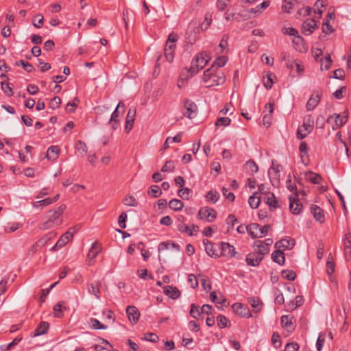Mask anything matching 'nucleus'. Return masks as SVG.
I'll return each instance as SVG.
<instances>
[{"label": "nucleus", "instance_id": "nucleus-1", "mask_svg": "<svg viewBox=\"0 0 351 351\" xmlns=\"http://www.w3.org/2000/svg\"><path fill=\"white\" fill-rule=\"evenodd\" d=\"M66 208L65 204H62L57 209L49 210L47 214V219L42 223L41 229L47 230L60 225L62 220L60 219V217L65 210Z\"/></svg>", "mask_w": 351, "mask_h": 351}, {"label": "nucleus", "instance_id": "nucleus-2", "mask_svg": "<svg viewBox=\"0 0 351 351\" xmlns=\"http://www.w3.org/2000/svg\"><path fill=\"white\" fill-rule=\"evenodd\" d=\"M210 60V58L206 51L197 53L195 59L191 62V66L189 69L191 76L197 73L200 70L204 69Z\"/></svg>", "mask_w": 351, "mask_h": 351}, {"label": "nucleus", "instance_id": "nucleus-3", "mask_svg": "<svg viewBox=\"0 0 351 351\" xmlns=\"http://www.w3.org/2000/svg\"><path fill=\"white\" fill-rule=\"evenodd\" d=\"M177 40V35L175 33L171 32L169 34L168 38L166 41L164 53L166 60L169 62H171L174 59L175 51L176 47V43Z\"/></svg>", "mask_w": 351, "mask_h": 351}, {"label": "nucleus", "instance_id": "nucleus-4", "mask_svg": "<svg viewBox=\"0 0 351 351\" xmlns=\"http://www.w3.org/2000/svg\"><path fill=\"white\" fill-rule=\"evenodd\" d=\"M125 111V105L122 101H119L117 108L112 113L108 124L112 130H115L119 125L120 117L123 114Z\"/></svg>", "mask_w": 351, "mask_h": 351}, {"label": "nucleus", "instance_id": "nucleus-5", "mask_svg": "<svg viewBox=\"0 0 351 351\" xmlns=\"http://www.w3.org/2000/svg\"><path fill=\"white\" fill-rule=\"evenodd\" d=\"M269 229V224L261 227L259 224L253 223L248 225V234L252 239L261 238L267 234Z\"/></svg>", "mask_w": 351, "mask_h": 351}, {"label": "nucleus", "instance_id": "nucleus-6", "mask_svg": "<svg viewBox=\"0 0 351 351\" xmlns=\"http://www.w3.org/2000/svg\"><path fill=\"white\" fill-rule=\"evenodd\" d=\"M217 211L209 207L201 208L198 213V217L201 219H205L208 222L213 221L217 217Z\"/></svg>", "mask_w": 351, "mask_h": 351}, {"label": "nucleus", "instance_id": "nucleus-7", "mask_svg": "<svg viewBox=\"0 0 351 351\" xmlns=\"http://www.w3.org/2000/svg\"><path fill=\"white\" fill-rule=\"evenodd\" d=\"M318 21L315 19H308L304 21L302 25V33L306 36L311 35L318 27Z\"/></svg>", "mask_w": 351, "mask_h": 351}, {"label": "nucleus", "instance_id": "nucleus-8", "mask_svg": "<svg viewBox=\"0 0 351 351\" xmlns=\"http://www.w3.org/2000/svg\"><path fill=\"white\" fill-rule=\"evenodd\" d=\"M321 96V90H317L313 93V95H311L306 105V108L308 111H311L317 107L320 101Z\"/></svg>", "mask_w": 351, "mask_h": 351}, {"label": "nucleus", "instance_id": "nucleus-9", "mask_svg": "<svg viewBox=\"0 0 351 351\" xmlns=\"http://www.w3.org/2000/svg\"><path fill=\"white\" fill-rule=\"evenodd\" d=\"M233 311L242 317H250L252 316L249 308L246 305H243L241 303H234L232 306Z\"/></svg>", "mask_w": 351, "mask_h": 351}, {"label": "nucleus", "instance_id": "nucleus-10", "mask_svg": "<svg viewBox=\"0 0 351 351\" xmlns=\"http://www.w3.org/2000/svg\"><path fill=\"white\" fill-rule=\"evenodd\" d=\"M295 240L290 237H285L275 243L276 249L283 248L284 250H291L295 246Z\"/></svg>", "mask_w": 351, "mask_h": 351}, {"label": "nucleus", "instance_id": "nucleus-11", "mask_svg": "<svg viewBox=\"0 0 351 351\" xmlns=\"http://www.w3.org/2000/svg\"><path fill=\"white\" fill-rule=\"evenodd\" d=\"M184 108L186 110V112L184 113V115L186 117L189 119H193L196 117L197 112V106L195 102L188 99H186L184 102Z\"/></svg>", "mask_w": 351, "mask_h": 351}, {"label": "nucleus", "instance_id": "nucleus-12", "mask_svg": "<svg viewBox=\"0 0 351 351\" xmlns=\"http://www.w3.org/2000/svg\"><path fill=\"white\" fill-rule=\"evenodd\" d=\"M220 256L228 257H237V252L234 247L228 243H221V251L219 252Z\"/></svg>", "mask_w": 351, "mask_h": 351}, {"label": "nucleus", "instance_id": "nucleus-13", "mask_svg": "<svg viewBox=\"0 0 351 351\" xmlns=\"http://www.w3.org/2000/svg\"><path fill=\"white\" fill-rule=\"evenodd\" d=\"M101 245L97 242L92 244L90 249L89 250L87 257H88V265H91L94 263V258L101 252Z\"/></svg>", "mask_w": 351, "mask_h": 351}, {"label": "nucleus", "instance_id": "nucleus-14", "mask_svg": "<svg viewBox=\"0 0 351 351\" xmlns=\"http://www.w3.org/2000/svg\"><path fill=\"white\" fill-rule=\"evenodd\" d=\"M289 199L290 211L294 215L300 214L302 211L303 206L300 202L299 199L292 196H290Z\"/></svg>", "mask_w": 351, "mask_h": 351}, {"label": "nucleus", "instance_id": "nucleus-15", "mask_svg": "<svg viewBox=\"0 0 351 351\" xmlns=\"http://www.w3.org/2000/svg\"><path fill=\"white\" fill-rule=\"evenodd\" d=\"M126 313L129 321L132 324H136L140 317V313L134 306H128L126 308Z\"/></svg>", "mask_w": 351, "mask_h": 351}, {"label": "nucleus", "instance_id": "nucleus-16", "mask_svg": "<svg viewBox=\"0 0 351 351\" xmlns=\"http://www.w3.org/2000/svg\"><path fill=\"white\" fill-rule=\"evenodd\" d=\"M178 230L182 233H186L189 236H193L194 232H197L198 231V226L194 224L191 226H187L184 223H180L177 226Z\"/></svg>", "mask_w": 351, "mask_h": 351}, {"label": "nucleus", "instance_id": "nucleus-17", "mask_svg": "<svg viewBox=\"0 0 351 351\" xmlns=\"http://www.w3.org/2000/svg\"><path fill=\"white\" fill-rule=\"evenodd\" d=\"M136 109L130 108L125 119V130L126 133L130 132L133 128V124L135 120Z\"/></svg>", "mask_w": 351, "mask_h": 351}, {"label": "nucleus", "instance_id": "nucleus-18", "mask_svg": "<svg viewBox=\"0 0 351 351\" xmlns=\"http://www.w3.org/2000/svg\"><path fill=\"white\" fill-rule=\"evenodd\" d=\"M55 237L56 233L53 232L47 233L46 235H45L36 242V243L32 246L33 249L34 250V251H36L38 247L41 248L44 247L45 245H47L48 241H49Z\"/></svg>", "mask_w": 351, "mask_h": 351}, {"label": "nucleus", "instance_id": "nucleus-19", "mask_svg": "<svg viewBox=\"0 0 351 351\" xmlns=\"http://www.w3.org/2000/svg\"><path fill=\"white\" fill-rule=\"evenodd\" d=\"M335 119V124L332 125V130H337L341 128L346 122V117H341L339 114L330 115L327 119V123H330Z\"/></svg>", "mask_w": 351, "mask_h": 351}, {"label": "nucleus", "instance_id": "nucleus-20", "mask_svg": "<svg viewBox=\"0 0 351 351\" xmlns=\"http://www.w3.org/2000/svg\"><path fill=\"white\" fill-rule=\"evenodd\" d=\"M263 258L255 252L248 254L246 256V263L250 266H258Z\"/></svg>", "mask_w": 351, "mask_h": 351}, {"label": "nucleus", "instance_id": "nucleus-21", "mask_svg": "<svg viewBox=\"0 0 351 351\" xmlns=\"http://www.w3.org/2000/svg\"><path fill=\"white\" fill-rule=\"evenodd\" d=\"M225 82V75L223 72L219 70L215 71L214 73L210 83L208 84V86H218L223 84Z\"/></svg>", "mask_w": 351, "mask_h": 351}, {"label": "nucleus", "instance_id": "nucleus-22", "mask_svg": "<svg viewBox=\"0 0 351 351\" xmlns=\"http://www.w3.org/2000/svg\"><path fill=\"white\" fill-rule=\"evenodd\" d=\"M203 244L204 245L205 250L208 256L215 258L220 256L219 252H217L214 248V243H213L208 239H204L203 241Z\"/></svg>", "mask_w": 351, "mask_h": 351}, {"label": "nucleus", "instance_id": "nucleus-23", "mask_svg": "<svg viewBox=\"0 0 351 351\" xmlns=\"http://www.w3.org/2000/svg\"><path fill=\"white\" fill-rule=\"evenodd\" d=\"M311 212L316 221L323 223L325 221V217L323 210L317 205H312Z\"/></svg>", "mask_w": 351, "mask_h": 351}, {"label": "nucleus", "instance_id": "nucleus-24", "mask_svg": "<svg viewBox=\"0 0 351 351\" xmlns=\"http://www.w3.org/2000/svg\"><path fill=\"white\" fill-rule=\"evenodd\" d=\"M254 252L261 255L263 258L269 251V249L266 245H264L263 241L260 240H257L254 243Z\"/></svg>", "mask_w": 351, "mask_h": 351}, {"label": "nucleus", "instance_id": "nucleus-25", "mask_svg": "<svg viewBox=\"0 0 351 351\" xmlns=\"http://www.w3.org/2000/svg\"><path fill=\"white\" fill-rule=\"evenodd\" d=\"M163 293L171 299H178L180 296V291L177 287L165 286L163 288Z\"/></svg>", "mask_w": 351, "mask_h": 351}, {"label": "nucleus", "instance_id": "nucleus-26", "mask_svg": "<svg viewBox=\"0 0 351 351\" xmlns=\"http://www.w3.org/2000/svg\"><path fill=\"white\" fill-rule=\"evenodd\" d=\"M266 109H269V114H266L264 115L263 118V123L267 128L269 127L272 123V116L271 114L274 112V108L273 104H268L265 106Z\"/></svg>", "mask_w": 351, "mask_h": 351}, {"label": "nucleus", "instance_id": "nucleus-27", "mask_svg": "<svg viewBox=\"0 0 351 351\" xmlns=\"http://www.w3.org/2000/svg\"><path fill=\"white\" fill-rule=\"evenodd\" d=\"M271 259L278 265H283L285 261V254L282 250L277 249L271 254Z\"/></svg>", "mask_w": 351, "mask_h": 351}, {"label": "nucleus", "instance_id": "nucleus-28", "mask_svg": "<svg viewBox=\"0 0 351 351\" xmlns=\"http://www.w3.org/2000/svg\"><path fill=\"white\" fill-rule=\"evenodd\" d=\"M266 198V204L269 206L271 210L279 208L278 202L273 193H268Z\"/></svg>", "mask_w": 351, "mask_h": 351}, {"label": "nucleus", "instance_id": "nucleus-29", "mask_svg": "<svg viewBox=\"0 0 351 351\" xmlns=\"http://www.w3.org/2000/svg\"><path fill=\"white\" fill-rule=\"evenodd\" d=\"M75 228H71L69 230L66 232L58 241V244L59 245H63L64 246L70 239H71L73 237V234L76 232V231L74 230Z\"/></svg>", "mask_w": 351, "mask_h": 351}, {"label": "nucleus", "instance_id": "nucleus-30", "mask_svg": "<svg viewBox=\"0 0 351 351\" xmlns=\"http://www.w3.org/2000/svg\"><path fill=\"white\" fill-rule=\"evenodd\" d=\"M49 324L47 322H41L34 331V336H39L47 332Z\"/></svg>", "mask_w": 351, "mask_h": 351}, {"label": "nucleus", "instance_id": "nucleus-31", "mask_svg": "<svg viewBox=\"0 0 351 351\" xmlns=\"http://www.w3.org/2000/svg\"><path fill=\"white\" fill-rule=\"evenodd\" d=\"M100 285H101V282L99 281H98V282H97L96 285H95L93 284H88L87 286L88 292L90 294L94 295L95 296V298L98 300L100 299V296H99Z\"/></svg>", "mask_w": 351, "mask_h": 351}, {"label": "nucleus", "instance_id": "nucleus-32", "mask_svg": "<svg viewBox=\"0 0 351 351\" xmlns=\"http://www.w3.org/2000/svg\"><path fill=\"white\" fill-rule=\"evenodd\" d=\"M60 152V149L58 146H50L47 151V158L49 160H56L58 158Z\"/></svg>", "mask_w": 351, "mask_h": 351}, {"label": "nucleus", "instance_id": "nucleus-33", "mask_svg": "<svg viewBox=\"0 0 351 351\" xmlns=\"http://www.w3.org/2000/svg\"><path fill=\"white\" fill-rule=\"evenodd\" d=\"M215 65H212L209 69H206L203 74L202 80L205 83H208V84L210 83L213 75L215 72Z\"/></svg>", "mask_w": 351, "mask_h": 351}, {"label": "nucleus", "instance_id": "nucleus-34", "mask_svg": "<svg viewBox=\"0 0 351 351\" xmlns=\"http://www.w3.org/2000/svg\"><path fill=\"white\" fill-rule=\"evenodd\" d=\"M258 195V193L255 192L252 195H251L249 197V199H248L249 205L253 209L257 208L260 204L261 199Z\"/></svg>", "mask_w": 351, "mask_h": 351}, {"label": "nucleus", "instance_id": "nucleus-35", "mask_svg": "<svg viewBox=\"0 0 351 351\" xmlns=\"http://www.w3.org/2000/svg\"><path fill=\"white\" fill-rule=\"evenodd\" d=\"M248 302L250 304L251 306L255 310L256 312H258L261 311L263 303L261 302L260 298L256 297H251L248 299Z\"/></svg>", "mask_w": 351, "mask_h": 351}, {"label": "nucleus", "instance_id": "nucleus-36", "mask_svg": "<svg viewBox=\"0 0 351 351\" xmlns=\"http://www.w3.org/2000/svg\"><path fill=\"white\" fill-rule=\"evenodd\" d=\"M313 120L312 119L311 116H308L304 119V122L302 124V128L307 133H311L313 128Z\"/></svg>", "mask_w": 351, "mask_h": 351}, {"label": "nucleus", "instance_id": "nucleus-37", "mask_svg": "<svg viewBox=\"0 0 351 351\" xmlns=\"http://www.w3.org/2000/svg\"><path fill=\"white\" fill-rule=\"evenodd\" d=\"M283 33L285 34L294 36L295 39L300 41L302 43L304 42L303 38L299 35L298 31L293 27H285L283 29Z\"/></svg>", "mask_w": 351, "mask_h": 351}, {"label": "nucleus", "instance_id": "nucleus-38", "mask_svg": "<svg viewBox=\"0 0 351 351\" xmlns=\"http://www.w3.org/2000/svg\"><path fill=\"white\" fill-rule=\"evenodd\" d=\"M169 206L173 210L178 211L182 209L184 204L178 199H173L169 202Z\"/></svg>", "mask_w": 351, "mask_h": 351}, {"label": "nucleus", "instance_id": "nucleus-39", "mask_svg": "<svg viewBox=\"0 0 351 351\" xmlns=\"http://www.w3.org/2000/svg\"><path fill=\"white\" fill-rule=\"evenodd\" d=\"M75 149L82 156H84L88 152V148L86 143L80 140L77 141L75 145Z\"/></svg>", "mask_w": 351, "mask_h": 351}, {"label": "nucleus", "instance_id": "nucleus-40", "mask_svg": "<svg viewBox=\"0 0 351 351\" xmlns=\"http://www.w3.org/2000/svg\"><path fill=\"white\" fill-rule=\"evenodd\" d=\"M217 325L221 328H224L230 325V321L223 315L217 317Z\"/></svg>", "mask_w": 351, "mask_h": 351}, {"label": "nucleus", "instance_id": "nucleus-41", "mask_svg": "<svg viewBox=\"0 0 351 351\" xmlns=\"http://www.w3.org/2000/svg\"><path fill=\"white\" fill-rule=\"evenodd\" d=\"M326 5L324 3V1L322 0H317L315 3H314V13H317L319 16L318 19H319L323 13V10L321 9V8L326 7Z\"/></svg>", "mask_w": 351, "mask_h": 351}, {"label": "nucleus", "instance_id": "nucleus-42", "mask_svg": "<svg viewBox=\"0 0 351 351\" xmlns=\"http://www.w3.org/2000/svg\"><path fill=\"white\" fill-rule=\"evenodd\" d=\"M219 193L217 191H208L206 195V200L209 202H211L213 204H215L217 202V201L219 199Z\"/></svg>", "mask_w": 351, "mask_h": 351}, {"label": "nucleus", "instance_id": "nucleus-43", "mask_svg": "<svg viewBox=\"0 0 351 351\" xmlns=\"http://www.w3.org/2000/svg\"><path fill=\"white\" fill-rule=\"evenodd\" d=\"M306 179L313 184H319L322 180V177L317 173L309 172L306 174Z\"/></svg>", "mask_w": 351, "mask_h": 351}, {"label": "nucleus", "instance_id": "nucleus-44", "mask_svg": "<svg viewBox=\"0 0 351 351\" xmlns=\"http://www.w3.org/2000/svg\"><path fill=\"white\" fill-rule=\"evenodd\" d=\"M16 66H21L25 71L28 73L32 72L34 70V66L30 63L25 62L23 60H20L15 63Z\"/></svg>", "mask_w": 351, "mask_h": 351}, {"label": "nucleus", "instance_id": "nucleus-45", "mask_svg": "<svg viewBox=\"0 0 351 351\" xmlns=\"http://www.w3.org/2000/svg\"><path fill=\"white\" fill-rule=\"evenodd\" d=\"M53 203V200L51 198H46L42 200L37 201L34 203L33 206L35 208H43Z\"/></svg>", "mask_w": 351, "mask_h": 351}, {"label": "nucleus", "instance_id": "nucleus-46", "mask_svg": "<svg viewBox=\"0 0 351 351\" xmlns=\"http://www.w3.org/2000/svg\"><path fill=\"white\" fill-rule=\"evenodd\" d=\"M162 193L160 188L157 185H152L150 187V190L148 191V194L153 197H158Z\"/></svg>", "mask_w": 351, "mask_h": 351}, {"label": "nucleus", "instance_id": "nucleus-47", "mask_svg": "<svg viewBox=\"0 0 351 351\" xmlns=\"http://www.w3.org/2000/svg\"><path fill=\"white\" fill-rule=\"evenodd\" d=\"M123 204L128 206H137L138 202L134 197L129 195L125 197L123 200Z\"/></svg>", "mask_w": 351, "mask_h": 351}, {"label": "nucleus", "instance_id": "nucleus-48", "mask_svg": "<svg viewBox=\"0 0 351 351\" xmlns=\"http://www.w3.org/2000/svg\"><path fill=\"white\" fill-rule=\"evenodd\" d=\"M326 266H327V273L328 274H331L335 271V263L333 261V258L331 256V254H329L327 262H326Z\"/></svg>", "mask_w": 351, "mask_h": 351}, {"label": "nucleus", "instance_id": "nucleus-49", "mask_svg": "<svg viewBox=\"0 0 351 351\" xmlns=\"http://www.w3.org/2000/svg\"><path fill=\"white\" fill-rule=\"evenodd\" d=\"M228 59L226 56H221L217 58V60L213 63L212 65H215V69L219 70V68L223 66Z\"/></svg>", "mask_w": 351, "mask_h": 351}, {"label": "nucleus", "instance_id": "nucleus-50", "mask_svg": "<svg viewBox=\"0 0 351 351\" xmlns=\"http://www.w3.org/2000/svg\"><path fill=\"white\" fill-rule=\"evenodd\" d=\"M299 150L300 152L301 159H302V162H304V160H303L304 156L308 155V147L307 143L304 141L301 142L300 144V146H299Z\"/></svg>", "mask_w": 351, "mask_h": 351}, {"label": "nucleus", "instance_id": "nucleus-51", "mask_svg": "<svg viewBox=\"0 0 351 351\" xmlns=\"http://www.w3.org/2000/svg\"><path fill=\"white\" fill-rule=\"evenodd\" d=\"M190 315L194 319H198L201 315V311H199V306L192 304L191 305Z\"/></svg>", "mask_w": 351, "mask_h": 351}, {"label": "nucleus", "instance_id": "nucleus-52", "mask_svg": "<svg viewBox=\"0 0 351 351\" xmlns=\"http://www.w3.org/2000/svg\"><path fill=\"white\" fill-rule=\"evenodd\" d=\"M271 342L275 348H278L281 346V340L279 334L274 332L272 335Z\"/></svg>", "mask_w": 351, "mask_h": 351}, {"label": "nucleus", "instance_id": "nucleus-53", "mask_svg": "<svg viewBox=\"0 0 351 351\" xmlns=\"http://www.w3.org/2000/svg\"><path fill=\"white\" fill-rule=\"evenodd\" d=\"M280 319L282 327L289 328L293 325L292 318L289 315H282Z\"/></svg>", "mask_w": 351, "mask_h": 351}, {"label": "nucleus", "instance_id": "nucleus-54", "mask_svg": "<svg viewBox=\"0 0 351 351\" xmlns=\"http://www.w3.org/2000/svg\"><path fill=\"white\" fill-rule=\"evenodd\" d=\"M231 120L228 117L218 118L215 122V125L218 126H228L230 124Z\"/></svg>", "mask_w": 351, "mask_h": 351}, {"label": "nucleus", "instance_id": "nucleus-55", "mask_svg": "<svg viewBox=\"0 0 351 351\" xmlns=\"http://www.w3.org/2000/svg\"><path fill=\"white\" fill-rule=\"evenodd\" d=\"M191 193V190L188 188H180L178 191V195L182 198L183 199H189V193Z\"/></svg>", "mask_w": 351, "mask_h": 351}, {"label": "nucleus", "instance_id": "nucleus-56", "mask_svg": "<svg viewBox=\"0 0 351 351\" xmlns=\"http://www.w3.org/2000/svg\"><path fill=\"white\" fill-rule=\"evenodd\" d=\"M325 342V334L320 333L317 337L316 342V348L317 351H321Z\"/></svg>", "mask_w": 351, "mask_h": 351}, {"label": "nucleus", "instance_id": "nucleus-57", "mask_svg": "<svg viewBox=\"0 0 351 351\" xmlns=\"http://www.w3.org/2000/svg\"><path fill=\"white\" fill-rule=\"evenodd\" d=\"M174 168L175 166L173 162L171 160H168L163 165V167L161 169V171L162 172H172L174 171Z\"/></svg>", "mask_w": 351, "mask_h": 351}, {"label": "nucleus", "instance_id": "nucleus-58", "mask_svg": "<svg viewBox=\"0 0 351 351\" xmlns=\"http://www.w3.org/2000/svg\"><path fill=\"white\" fill-rule=\"evenodd\" d=\"M1 89L4 92V93L8 96H12L13 95V91L12 87L10 86L8 83L5 82H2L1 84Z\"/></svg>", "mask_w": 351, "mask_h": 351}, {"label": "nucleus", "instance_id": "nucleus-59", "mask_svg": "<svg viewBox=\"0 0 351 351\" xmlns=\"http://www.w3.org/2000/svg\"><path fill=\"white\" fill-rule=\"evenodd\" d=\"M245 166L252 173H256L258 171V167L253 160H249L246 162Z\"/></svg>", "mask_w": 351, "mask_h": 351}, {"label": "nucleus", "instance_id": "nucleus-60", "mask_svg": "<svg viewBox=\"0 0 351 351\" xmlns=\"http://www.w3.org/2000/svg\"><path fill=\"white\" fill-rule=\"evenodd\" d=\"M282 276L284 278L287 279L289 280H294L296 274L293 271H289V270H284L282 272Z\"/></svg>", "mask_w": 351, "mask_h": 351}, {"label": "nucleus", "instance_id": "nucleus-61", "mask_svg": "<svg viewBox=\"0 0 351 351\" xmlns=\"http://www.w3.org/2000/svg\"><path fill=\"white\" fill-rule=\"evenodd\" d=\"M322 31L325 34L332 33L334 29L329 24L328 19H325L322 25Z\"/></svg>", "mask_w": 351, "mask_h": 351}, {"label": "nucleus", "instance_id": "nucleus-62", "mask_svg": "<svg viewBox=\"0 0 351 351\" xmlns=\"http://www.w3.org/2000/svg\"><path fill=\"white\" fill-rule=\"evenodd\" d=\"M61 99L59 97H54L49 102V107L52 109H56L60 107Z\"/></svg>", "mask_w": 351, "mask_h": 351}, {"label": "nucleus", "instance_id": "nucleus-63", "mask_svg": "<svg viewBox=\"0 0 351 351\" xmlns=\"http://www.w3.org/2000/svg\"><path fill=\"white\" fill-rule=\"evenodd\" d=\"M144 340L151 341V342H157L159 340V337L154 333L147 332L143 338Z\"/></svg>", "mask_w": 351, "mask_h": 351}, {"label": "nucleus", "instance_id": "nucleus-64", "mask_svg": "<svg viewBox=\"0 0 351 351\" xmlns=\"http://www.w3.org/2000/svg\"><path fill=\"white\" fill-rule=\"evenodd\" d=\"M299 345L295 342L288 343L286 344L285 351H298Z\"/></svg>", "mask_w": 351, "mask_h": 351}]
</instances>
